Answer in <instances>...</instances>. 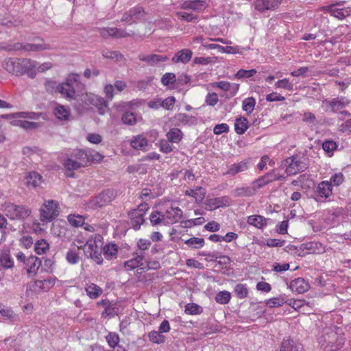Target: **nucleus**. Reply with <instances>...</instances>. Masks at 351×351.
Wrapping results in <instances>:
<instances>
[{"label":"nucleus","instance_id":"21","mask_svg":"<svg viewBox=\"0 0 351 351\" xmlns=\"http://www.w3.org/2000/svg\"><path fill=\"white\" fill-rule=\"evenodd\" d=\"M248 168V162L246 160H243L239 162L234 163L228 166L227 171L225 173H223V175L234 176L239 173L247 171Z\"/></svg>","mask_w":351,"mask_h":351},{"label":"nucleus","instance_id":"33","mask_svg":"<svg viewBox=\"0 0 351 351\" xmlns=\"http://www.w3.org/2000/svg\"><path fill=\"white\" fill-rule=\"evenodd\" d=\"M65 258L71 265L77 264L80 261V251L75 247H71L67 251Z\"/></svg>","mask_w":351,"mask_h":351},{"label":"nucleus","instance_id":"63","mask_svg":"<svg viewBox=\"0 0 351 351\" xmlns=\"http://www.w3.org/2000/svg\"><path fill=\"white\" fill-rule=\"evenodd\" d=\"M161 82L165 86L172 85L176 82V75L173 73H167L161 78Z\"/></svg>","mask_w":351,"mask_h":351},{"label":"nucleus","instance_id":"58","mask_svg":"<svg viewBox=\"0 0 351 351\" xmlns=\"http://www.w3.org/2000/svg\"><path fill=\"white\" fill-rule=\"evenodd\" d=\"M276 88H283L291 91L293 90V84L287 78L280 80L275 84Z\"/></svg>","mask_w":351,"mask_h":351},{"label":"nucleus","instance_id":"49","mask_svg":"<svg viewBox=\"0 0 351 351\" xmlns=\"http://www.w3.org/2000/svg\"><path fill=\"white\" fill-rule=\"evenodd\" d=\"M21 24V21L13 17L0 16V25L5 27H16Z\"/></svg>","mask_w":351,"mask_h":351},{"label":"nucleus","instance_id":"30","mask_svg":"<svg viewBox=\"0 0 351 351\" xmlns=\"http://www.w3.org/2000/svg\"><path fill=\"white\" fill-rule=\"evenodd\" d=\"M27 184L29 187L36 188L43 182L42 176L36 171H31L26 176Z\"/></svg>","mask_w":351,"mask_h":351},{"label":"nucleus","instance_id":"51","mask_svg":"<svg viewBox=\"0 0 351 351\" xmlns=\"http://www.w3.org/2000/svg\"><path fill=\"white\" fill-rule=\"evenodd\" d=\"M122 121L124 124L133 125L137 122L136 115L132 112H125L121 117Z\"/></svg>","mask_w":351,"mask_h":351},{"label":"nucleus","instance_id":"7","mask_svg":"<svg viewBox=\"0 0 351 351\" xmlns=\"http://www.w3.org/2000/svg\"><path fill=\"white\" fill-rule=\"evenodd\" d=\"M149 210V206L147 203H142L138 205L136 209L131 210L128 213L132 228L135 230H138L141 226L144 223V215Z\"/></svg>","mask_w":351,"mask_h":351},{"label":"nucleus","instance_id":"22","mask_svg":"<svg viewBox=\"0 0 351 351\" xmlns=\"http://www.w3.org/2000/svg\"><path fill=\"white\" fill-rule=\"evenodd\" d=\"M106 340L111 349L110 351H126L124 347L119 344L120 339L116 332H109Z\"/></svg>","mask_w":351,"mask_h":351},{"label":"nucleus","instance_id":"11","mask_svg":"<svg viewBox=\"0 0 351 351\" xmlns=\"http://www.w3.org/2000/svg\"><path fill=\"white\" fill-rule=\"evenodd\" d=\"M343 1L337 2L334 4L324 6L322 9L324 12L330 13L334 17H336L339 19H343L346 16H348L350 14L351 10L349 8H335V5H343Z\"/></svg>","mask_w":351,"mask_h":351},{"label":"nucleus","instance_id":"43","mask_svg":"<svg viewBox=\"0 0 351 351\" xmlns=\"http://www.w3.org/2000/svg\"><path fill=\"white\" fill-rule=\"evenodd\" d=\"M147 336L149 341L154 343L161 344L165 342V337L158 331L152 330L148 333Z\"/></svg>","mask_w":351,"mask_h":351},{"label":"nucleus","instance_id":"27","mask_svg":"<svg viewBox=\"0 0 351 351\" xmlns=\"http://www.w3.org/2000/svg\"><path fill=\"white\" fill-rule=\"evenodd\" d=\"M131 147L136 150H147L148 141L143 134H138L133 136L130 140Z\"/></svg>","mask_w":351,"mask_h":351},{"label":"nucleus","instance_id":"52","mask_svg":"<svg viewBox=\"0 0 351 351\" xmlns=\"http://www.w3.org/2000/svg\"><path fill=\"white\" fill-rule=\"evenodd\" d=\"M185 313L189 315H199L202 312V308L197 304L189 303L185 306Z\"/></svg>","mask_w":351,"mask_h":351},{"label":"nucleus","instance_id":"59","mask_svg":"<svg viewBox=\"0 0 351 351\" xmlns=\"http://www.w3.org/2000/svg\"><path fill=\"white\" fill-rule=\"evenodd\" d=\"M185 243L189 246L197 249L204 246V239L202 238L192 237L186 240Z\"/></svg>","mask_w":351,"mask_h":351},{"label":"nucleus","instance_id":"34","mask_svg":"<svg viewBox=\"0 0 351 351\" xmlns=\"http://www.w3.org/2000/svg\"><path fill=\"white\" fill-rule=\"evenodd\" d=\"M72 156L74 157L77 161H79L81 165H83L84 167L88 165L90 162L89 156L82 149H77L72 154Z\"/></svg>","mask_w":351,"mask_h":351},{"label":"nucleus","instance_id":"32","mask_svg":"<svg viewBox=\"0 0 351 351\" xmlns=\"http://www.w3.org/2000/svg\"><path fill=\"white\" fill-rule=\"evenodd\" d=\"M323 104L330 107V110L333 112H337L338 110L343 109L346 105L343 98H335L331 101L325 99L323 101Z\"/></svg>","mask_w":351,"mask_h":351},{"label":"nucleus","instance_id":"61","mask_svg":"<svg viewBox=\"0 0 351 351\" xmlns=\"http://www.w3.org/2000/svg\"><path fill=\"white\" fill-rule=\"evenodd\" d=\"M265 176L266 179L268 180L269 183L275 180H281L285 179V176L280 174L276 169H273Z\"/></svg>","mask_w":351,"mask_h":351},{"label":"nucleus","instance_id":"17","mask_svg":"<svg viewBox=\"0 0 351 351\" xmlns=\"http://www.w3.org/2000/svg\"><path fill=\"white\" fill-rule=\"evenodd\" d=\"M281 2L282 0H256L255 8L261 12L265 10H274L280 5Z\"/></svg>","mask_w":351,"mask_h":351},{"label":"nucleus","instance_id":"25","mask_svg":"<svg viewBox=\"0 0 351 351\" xmlns=\"http://www.w3.org/2000/svg\"><path fill=\"white\" fill-rule=\"evenodd\" d=\"M138 58L143 62H147L148 64L153 66L158 63L165 62L168 60L167 56L158 54L143 55L140 54Z\"/></svg>","mask_w":351,"mask_h":351},{"label":"nucleus","instance_id":"64","mask_svg":"<svg viewBox=\"0 0 351 351\" xmlns=\"http://www.w3.org/2000/svg\"><path fill=\"white\" fill-rule=\"evenodd\" d=\"M285 303L282 297L273 298L266 301V305L269 308L281 306Z\"/></svg>","mask_w":351,"mask_h":351},{"label":"nucleus","instance_id":"16","mask_svg":"<svg viewBox=\"0 0 351 351\" xmlns=\"http://www.w3.org/2000/svg\"><path fill=\"white\" fill-rule=\"evenodd\" d=\"M144 15V10L141 7H135L123 14L121 21L132 23L136 20L142 18Z\"/></svg>","mask_w":351,"mask_h":351},{"label":"nucleus","instance_id":"36","mask_svg":"<svg viewBox=\"0 0 351 351\" xmlns=\"http://www.w3.org/2000/svg\"><path fill=\"white\" fill-rule=\"evenodd\" d=\"M56 117L61 121H66L70 117V110L62 105H58L54 109Z\"/></svg>","mask_w":351,"mask_h":351},{"label":"nucleus","instance_id":"10","mask_svg":"<svg viewBox=\"0 0 351 351\" xmlns=\"http://www.w3.org/2000/svg\"><path fill=\"white\" fill-rule=\"evenodd\" d=\"M49 49V45L45 44L43 42L35 44L16 43L11 46V49L12 50L24 51H40Z\"/></svg>","mask_w":351,"mask_h":351},{"label":"nucleus","instance_id":"60","mask_svg":"<svg viewBox=\"0 0 351 351\" xmlns=\"http://www.w3.org/2000/svg\"><path fill=\"white\" fill-rule=\"evenodd\" d=\"M256 70L254 69L250 70L240 69L234 75V77L237 79L249 78L256 74Z\"/></svg>","mask_w":351,"mask_h":351},{"label":"nucleus","instance_id":"40","mask_svg":"<svg viewBox=\"0 0 351 351\" xmlns=\"http://www.w3.org/2000/svg\"><path fill=\"white\" fill-rule=\"evenodd\" d=\"M144 256L143 254L137 255L134 258L125 262V267L129 269H134L138 267L143 265Z\"/></svg>","mask_w":351,"mask_h":351},{"label":"nucleus","instance_id":"20","mask_svg":"<svg viewBox=\"0 0 351 351\" xmlns=\"http://www.w3.org/2000/svg\"><path fill=\"white\" fill-rule=\"evenodd\" d=\"M289 287L293 292L304 293L308 291L310 286L304 278H298L290 282Z\"/></svg>","mask_w":351,"mask_h":351},{"label":"nucleus","instance_id":"53","mask_svg":"<svg viewBox=\"0 0 351 351\" xmlns=\"http://www.w3.org/2000/svg\"><path fill=\"white\" fill-rule=\"evenodd\" d=\"M64 166L66 169L69 171L77 170L84 167L83 165H81L79 161H77L75 159H73L71 158H69L66 160H65L64 162Z\"/></svg>","mask_w":351,"mask_h":351},{"label":"nucleus","instance_id":"62","mask_svg":"<svg viewBox=\"0 0 351 351\" xmlns=\"http://www.w3.org/2000/svg\"><path fill=\"white\" fill-rule=\"evenodd\" d=\"M337 144L333 141H325L322 143L323 149L328 154L329 156H331L332 152L337 149Z\"/></svg>","mask_w":351,"mask_h":351},{"label":"nucleus","instance_id":"45","mask_svg":"<svg viewBox=\"0 0 351 351\" xmlns=\"http://www.w3.org/2000/svg\"><path fill=\"white\" fill-rule=\"evenodd\" d=\"M13 125H17L25 130L34 129L38 127V123L23 120H14L11 122Z\"/></svg>","mask_w":351,"mask_h":351},{"label":"nucleus","instance_id":"1","mask_svg":"<svg viewBox=\"0 0 351 351\" xmlns=\"http://www.w3.org/2000/svg\"><path fill=\"white\" fill-rule=\"evenodd\" d=\"M1 66L8 73L16 76L27 74L33 79L36 75V62L32 59L8 58L2 61Z\"/></svg>","mask_w":351,"mask_h":351},{"label":"nucleus","instance_id":"47","mask_svg":"<svg viewBox=\"0 0 351 351\" xmlns=\"http://www.w3.org/2000/svg\"><path fill=\"white\" fill-rule=\"evenodd\" d=\"M149 219L152 226H157L162 223L165 224L163 214L158 210H154L151 213Z\"/></svg>","mask_w":351,"mask_h":351},{"label":"nucleus","instance_id":"8","mask_svg":"<svg viewBox=\"0 0 351 351\" xmlns=\"http://www.w3.org/2000/svg\"><path fill=\"white\" fill-rule=\"evenodd\" d=\"M77 101V106L79 108H84L86 106L93 105L98 106L105 103V101L101 97L92 94V93H83L80 95H76L75 99Z\"/></svg>","mask_w":351,"mask_h":351},{"label":"nucleus","instance_id":"26","mask_svg":"<svg viewBox=\"0 0 351 351\" xmlns=\"http://www.w3.org/2000/svg\"><path fill=\"white\" fill-rule=\"evenodd\" d=\"M25 265L27 269V272L29 275L36 274L41 265V261L35 256H29L27 258Z\"/></svg>","mask_w":351,"mask_h":351},{"label":"nucleus","instance_id":"39","mask_svg":"<svg viewBox=\"0 0 351 351\" xmlns=\"http://www.w3.org/2000/svg\"><path fill=\"white\" fill-rule=\"evenodd\" d=\"M178 124L193 125L196 123V119L194 117L189 116L184 113L178 114L175 117Z\"/></svg>","mask_w":351,"mask_h":351},{"label":"nucleus","instance_id":"3","mask_svg":"<svg viewBox=\"0 0 351 351\" xmlns=\"http://www.w3.org/2000/svg\"><path fill=\"white\" fill-rule=\"evenodd\" d=\"M4 214L12 220H25L32 214V209L25 205L5 202L2 205Z\"/></svg>","mask_w":351,"mask_h":351},{"label":"nucleus","instance_id":"29","mask_svg":"<svg viewBox=\"0 0 351 351\" xmlns=\"http://www.w3.org/2000/svg\"><path fill=\"white\" fill-rule=\"evenodd\" d=\"M85 291L90 299H97L102 293V289L94 283H87L85 286Z\"/></svg>","mask_w":351,"mask_h":351},{"label":"nucleus","instance_id":"9","mask_svg":"<svg viewBox=\"0 0 351 351\" xmlns=\"http://www.w3.org/2000/svg\"><path fill=\"white\" fill-rule=\"evenodd\" d=\"M84 253L86 256L91 258L97 264L103 262L101 252L95 241H88L84 246Z\"/></svg>","mask_w":351,"mask_h":351},{"label":"nucleus","instance_id":"38","mask_svg":"<svg viewBox=\"0 0 351 351\" xmlns=\"http://www.w3.org/2000/svg\"><path fill=\"white\" fill-rule=\"evenodd\" d=\"M166 136L169 142L178 143L182 139L183 134L180 129L174 128L171 129Z\"/></svg>","mask_w":351,"mask_h":351},{"label":"nucleus","instance_id":"14","mask_svg":"<svg viewBox=\"0 0 351 351\" xmlns=\"http://www.w3.org/2000/svg\"><path fill=\"white\" fill-rule=\"evenodd\" d=\"M54 284L52 279H45L43 280H35L28 285L27 291L30 290L35 293L47 291Z\"/></svg>","mask_w":351,"mask_h":351},{"label":"nucleus","instance_id":"46","mask_svg":"<svg viewBox=\"0 0 351 351\" xmlns=\"http://www.w3.org/2000/svg\"><path fill=\"white\" fill-rule=\"evenodd\" d=\"M213 87H217L222 90L228 91L231 90L232 87H234V93L239 89V84L232 85L230 82L226 81L216 82L212 84Z\"/></svg>","mask_w":351,"mask_h":351},{"label":"nucleus","instance_id":"23","mask_svg":"<svg viewBox=\"0 0 351 351\" xmlns=\"http://www.w3.org/2000/svg\"><path fill=\"white\" fill-rule=\"evenodd\" d=\"M234 197H247L256 195V189L250 184L237 187L231 192Z\"/></svg>","mask_w":351,"mask_h":351},{"label":"nucleus","instance_id":"15","mask_svg":"<svg viewBox=\"0 0 351 351\" xmlns=\"http://www.w3.org/2000/svg\"><path fill=\"white\" fill-rule=\"evenodd\" d=\"M99 32L100 35L104 38H106L107 36H111L116 38H121L130 36V34L126 32L125 29L117 27L101 28L99 29Z\"/></svg>","mask_w":351,"mask_h":351},{"label":"nucleus","instance_id":"24","mask_svg":"<svg viewBox=\"0 0 351 351\" xmlns=\"http://www.w3.org/2000/svg\"><path fill=\"white\" fill-rule=\"evenodd\" d=\"M193 56V52L189 49H183L176 53L172 58V62L174 63L186 64L189 62Z\"/></svg>","mask_w":351,"mask_h":351},{"label":"nucleus","instance_id":"12","mask_svg":"<svg viewBox=\"0 0 351 351\" xmlns=\"http://www.w3.org/2000/svg\"><path fill=\"white\" fill-rule=\"evenodd\" d=\"M162 214L165 218V225L173 224L181 219L182 217V211L178 206H171Z\"/></svg>","mask_w":351,"mask_h":351},{"label":"nucleus","instance_id":"4","mask_svg":"<svg viewBox=\"0 0 351 351\" xmlns=\"http://www.w3.org/2000/svg\"><path fill=\"white\" fill-rule=\"evenodd\" d=\"M78 77L76 74L69 75L65 82L58 85L57 91L67 99H75L76 98L75 86L78 84Z\"/></svg>","mask_w":351,"mask_h":351},{"label":"nucleus","instance_id":"42","mask_svg":"<svg viewBox=\"0 0 351 351\" xmlns=\"http://www.w3.org/2000/svg\"><path fill=\"white\" fill-rule=\"evenodd\" d=\"M49 249V245L45 239L38 240L34 245V250L38 254H45Z\"/></svg>","mask_w":351,"mask_h":351},{"label":"nucleus","instance_id":"41","mask_svg":"<svg viewBox=\"0 0 351 351\" xmlns=\"http://www.w3.org/2000/svg\"><path fill=\"white\" fill-rule=\"evenodd\" d=\"M305 248L312 254H322L325 252V247L318 242H310L305 245Z\"/></svg>","mask_w":351,"mask_h":351},{"label":"nucleus","instance_id":"5","mask_svg":"<svg viewBox=\"0 0 351 351\" xmlns=\"http://www.w3.org/2000/svg\"><path fill=\"white\" fill-rule=\"evenodd\" d=\"M117 192L114 189H106L99 193L88 202V206L92 209L101 208L110 204L116 197Z\"/></svg>","mask_w":351,"mask_h":351},{"label":"nucleus","instance_id":"31","mask_svg":"<svg viewBox=\"0 0 351 351\" xmlns=\"http://www.w3.org/2000/svg\"><path fill=\"white\" fill-rule=\"evenodd\" d=\"M0 265L4 269H11L14 267V261L8 250L0 252Z\"/></svg>","mask_w":351,"mask_h":351},{"label":"nucleus","instance_id":"57","mask_svg":"<svg viewBox=\"0 0 351 351\" xmlns=\"http://www.w3.org/2000/svg\"><path fill=\"white\" fill-rule=\"evenodd\" d=\"M0 314L5 319L16 320L17 319V315L10 308L1 306Z\"/></svg>","mask_w":351,"mask_h":351},{"label":"nucleus","instance_id":"50","mask_svg":"<svg viewBox=\"0 0 351 351\" xmlns=\"http://www.w3.org/2000/svg\"><path fill=\"white\" fill-rule=\"evenodd\" d=\"M231 298L230 293L227 291H219L215 296V301L221 304H228Z\"/></svg>","mask_w":351,"mask_h":351},{"label":"nucleus","instance_id":"13","mask_svg":"<svg viewBox=\"0 0 351 351\" xmlns=\"http://www.w3.org/2000/svg\"><path fill=\"white\" fill-rule=\"evenodd\" d=\"M231 199L228 196H222L208 199L206 201V207L208 210H214L217 208L223 206H228Z\"/></svg>","mask_w":351,"mask_h":351},{"label":"nucleus","instance_id":"18","mask_svg":"<svg viewBox=\"0 0 351 351\" xmlns=\"http://www.w3.org/2000/svg\"><path fill=\"white\" fill-rule=\"evenodd\" d=\"M208 5V0L186 1L181 4L182 9H191L197 12H202Z\"/></svg>","mask_w":351,"mask_h":351},{"label":"nucleus","instance_id":"48","mask_svg":"<svg viewBox=\"0 0 351 351\" xmlns=\"http://www.w3.org/2000/svg\"><path fill=\"white\" fill-rule=\"evenodd\" d=\"M117 252V246L115 244H108L104 247V254L106 258L112 259Z\"/></svg>","mask_w":351,"mask_h":351},{"label":"nucleus","instance_id":"56","mask_svg":"<svg viewBox=\"0 0 351 351\" xmlns=\"http://www.w3.org/2000/svg\"><path fill=\"white\" fill-rule=\"evenodd\" d=\"M68 221L74 227H81L84 224V219L81 215H70Z\"/></svg>","mask_w":351,"mask_h":351},{"label":"nucleus","instance_id":"6","mask_svg":"<svg viewBox=\"0 0 351 351\" xmlns=\"http://www.w3.org/2000/svg\"><path fill=\"white\" fill-rule=\"evenodd\" d=\"M58 203L55 200H46L40 208V219L43 222H50L60 213Z\"/></svg>","mask_w":351,"mask_h":351},{"label":"nucleus","instance_id":"19","mask_svg":"<svg viewBox=\"0 0 351 351\" xmlns=\"http://www.w3.org/2000/svg\"><path fill=\"white\" fill-rule=\"evenodd\" d=\"M316 194L318 198L320 199H318L316 198V200L322 201V199H327L332 194V186L330 185V183L328 181H322L321 182L316 190Z\"/></svg>","mask_w":351,"mask_h":351},{"label":"nucleus","instance_id":"28","mask_svg":"<svg viewBox=\"0 0 351 351\" xmlns=\"http://www.w3.org/2000/svg\"><path fill=\"white\" fill-rule=\"evenodd\" d=\"M301 344L289 339H284L281 343L280 351H302Z\"/></svg>","mask_w":351,"mask_h":351},{"label":"nucleus","instance_id":"54","mask_svg":"<svg viewBox=\"0 0 351 351\" xmlns=\"http://www.w3.org/2000/svg\"><path fill=\"white\" fill-rule=\"evenodd\" d=\"M98 305H101L105 308V311L103 314L105 313L108 315H110L114 313V304H112L110 300L107 299H103L99 302H98Z\"/></svg>","mask_w":351,"mask_h":351},{"label":"nucleus","instance_id":"35","mask_svg":"<svg viewBox=\"0 0 351 351\" xmlns=\"http://www.w3.org/2000/svg\"><path fill=\"white\" fill-rule=\"evenodd\" d=\"M248 128V121L246 118L240 117L236 119L234 130L238 134H243Z\"/></svg>","mask_w":351,"mask_h":351},{"label":"nucleus","instance_id":"37","mask_svg":"<svg viewBox=\"0 0 351 351\" xmlns=\"http://www.w3.org/2000/svg\"><path fill=\"white\" fill-rule=\"evenodd\" d=\"M248 224L254 226L258 228H262L267 225V220L261 215H251L247 217Z\"/></svg>","mask_w":351,"mask_h":351},{"label":"nucleus","instance_id":"44","mask_svg":"<svg viewBox=\"0 0 351 351\" xmlns=\"http://www.w3.org/2000/svg\"><path fill=\"white\" fill-rule=\"evenodd\" d=\"M256 100L254 97H247L243 101L242 109L247 114H250L254 109Z\"/></svg>","mask_w":351,"mask_h":351},{"label":"nucleus","instance_id":"2","mask_svg":"<svg viewBox=\"0 0 351 351\" xmlns=\"http://www.w3.org/2000/svg\"><path fill=\"white\" fill-rule=\"evenodd\" d=\"M282 166L285 167L287 175L293 176L304 171L308 165L304 156L295 154L284 160L282 162Z\"/></svg>","mask_w":351,"mask_h":351},{"label":"nucleus","instance_id":"55","mask_svg":"<svg viewBox=\"0 0 351 351\" xmlns=\"http://www.w3.org/2000/svg\"><path fill=\"white\" fill-rule=\"evenodd\" d=\"M234 292L237 296L240 299L245 298L248 295V289L246 285H237L234 288Z\"/></svg>","mask_w":351,"mask_h":351}]
</instances>
